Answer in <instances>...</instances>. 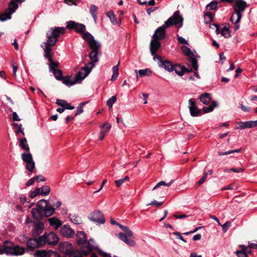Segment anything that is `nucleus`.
<instances>
[{
  "label": "nucleus",
  "mask_w": 257,
  "mask_h": 257,
  "mask_svg": "<svg viewBox=\"0 0 257 257\" xmlns=\"http://www.w3.org/2000/svg\"><path fill=\"white\" fill-rule=\"evenodd\" d=\"M65 32V29L64 27H57L50 28L46 33V36L48 39L47 41L42 43L41 47L45 52V58L47 59L49 61L52 59L51 47L56 45L58 38L60 35L64 34Z\"/></svg>",
  "instance_id": "obj_1"
},
{
  "label": "nucleus",
  "mask_w": 257,
  "mask_h": 257,
  "mask_svg": "<svg viewBox=\"0 0 257 257\" xmlns=\"http://www.w3.org/2000/svg\"><path fill=\"white\" fill-rule=\"evenodd\" d=\"M183 18L180 15V12L176 11L173 16L169 18L162 26L159 27L153 36V38L157 40L163 39L165 36V30L170 26L175 25L178 28H181L183 25Z\"/></svg>",
  "instance_id": "obj_2"
},
{
  "label": "nucleus",
  "mask_w": 257,
  "mask_h": 257,
  "mask_svg": "<svg viewBox=\"0 0 257 257\" xmlns=\"http://www.w3.org/2000/svg\"><path fill=\"white\" fill-rule=\"evenodd\" d=\"M248 7V5L244 0H234V4L233 5L234 13L230 17V20L235 25V31L239 29V23L242 17V13Z\"/></svg>",
  "instance_id": "obj_3"
},
{
  "label": "nucleus",
  "mask_w": 257,
  "mask_h": 257,
  "mask_svg": "<svg viewBox=\"0 0 257 257\" xmlns=\"http://www.w3.org/2000/svg\"><path fill=\"white\" fill-rule=\"evenodd\" d=\"M89 246L88 241L87 246H83L81 247L80 251L73 249L72 245L68 242H63L60 243L59 245L60 251L69 256V257H82V255H84L82 252L81 249L83 247H87Z\"/></svg>",
  "instance_id": "obj_4"
},
{
  "label": "nucleus",
  "mask_w": 257,
  "mask_h": 257,
  "mask_svg": "<svg viewBox=\"0 0 257 257\" xmlns=\"http://www.w3.org/2000/svg\"><path fill=\"white\" fill-rule=\"evenodd\" d=\"M4 253L7 254L18 255L23 254L24 250L19 246L14 247L13 243L11 241H5L3 245L0 244V254Z\"/></svg>",
  "instance_id": "obj_5"
},
{
  "label": "nucleus",
  "mask_w": 257,
  "mask_h": 257,
  "mask_svg": "<svg viewBox=\"0 0 257 257\" xmlns=\"http://www.w3.org/2000/svg\"><path fill=\"white\" fill-rule=\"evenodd\" d=\"M89 246L87 247H83L81 250L84 255H88L90 252L93 250H97L98 253L103 257H111V256L107 252L103 251L101 249L98 248L96 245L94 244V241L92 239L88 240Z\"/></svg>",
  "instance_id": "obj_6"
},
{
  "label": "nucleus",
  "mask_w": 257,
  "mask_h": 257,
  "mask_svg": "<svg viewBox=\"0 0 257 257\" xmlns=\"http://www.w3.org/2000/svg\"><path fill=\"white\" fill-rule=\"evenodd\" d=\"M46 200L42 199L38 202L37 207L32 209L31 213L35 220L38 221L42 218L44 216L42 209L46 206Z\"/></svg>",
  "instance_id": "obj_7"
},
{
  "label": "nucleus",
  "mask_w": 257,
  "mask_h": 257,
  "mask_svg": "<svg viewBox=\"0 0 257 257\" xmlns=\"http://www.w3.org/2000/svg\"><path fill=\"white\" fill-rule=\"evenodd\" d=\"M21 158L23 162L26 164V169L29 172H34L35 167V163L33 160L32 155L30 152L22 153Z\"/></svg>",
  "instance_id": "obj_8"
},
{
  "label": "nucleus",
  "mask_w": 257,
  "mask_h": 257,
  "mask_svg": "<svg viewBox=\"0 0 257 257\" xmlns=\"http://www.w3.org/2000/svg\"><path fill=\"white\" fill-rule=\"evenodd\" d=\"M153 60L158 62V65L160 68H164L170 73L174 71V65L169 60H162V57L160 55L155 56L153 57Z\"/></svg>",
  "instance_id": "obj_9"
},
{
  "label": "nucleus",
  "mask_w": 257,
  "mask_h": 257,
  "mask_svg": "<svg viewBox=\"0 0 257 257\" xmlns=\"http://www.w3.org/2000/svg\"><path fill=\"white\" fill-rule=\"evenodd\" d=\"M66 29H75L77 33L83 34L86 30L85 26L82 24L76 23L73 21H69L66 23Z\"/></svg>",
  "instance_id": "obj_10"
},
{
  "label": "nucleus",
  "mask_w": 257,
  "mask_h": 257,
  "mask_svg": "<svg viewBox=\"0 0 257 257\" xmlns=\"http://www.w3.org/2000/svg\"><path fill=\"white\" fill-rule=\"evenodd\" d=\"M43 236H39L38 239L31 238L29 239L27 242V245L29 249L30 250H34V249L39 247L40 246L44 245V241Z\"/></svg>",
  "instance_id": "obj_11"
},
{
  "label": "nucleus",
  "mask_w": 257,
  "mask_h": 257,
  "mask_svg": "<svg viewBox=\"0 0 257 257\" xmlns=\"http://www.w3.org/2000/svg\"><path fill=\"white\" fill-rule=\"evenodd\" d=\"M189 108L190 114L192 116H197L202 113L201 110L198 108L195 99L193 98L189 100Z\"/></svg>",
  "instance_id": "obj_12"
},
{
  "label": "nucleus",
  "mask_w": 257,
  "mask_h": 257,
  "mask_svg": "<svg viewBox=\"0 0 257 257\" xmlns=\"http://www.w3.org/2000/svg\"><path fill=\"white\" fill-rule=\"evenodd\" d=\"M41 236L44 237V244L47 243L49 244L55 245L59 241V238L57 234L54 232H51L48 234H45Z\"/></svg>",
  "instance_id": "obj_13"
},
{
  "label": "nucleus",
  "mask_w": 257,
  "mask_h": 257,
  "mask_svg": "<svg viewBox=\"0 0 257 257\" xmlns=\"http://www.w3.org/2000/svg\"><path fill=\"white\" fill-rule=\"evenodd\" d=\"M90 219L99 224H103L105 222V219L103 215L99 210L93 211L91 214Z\"/></svg>",
  "instance_id": "obj_14"
},
{
  "label": "nucleus",
  "mask_w": 257,
  "mask_h": 257,
  "mask_svg": "<svg viewBox=\"0 0 257 257\" xmlns=\"http://www.w3.org/2000/svg\"><path fill=\"white\" fill-rule=\"evenodd\" d=\"M161 46V43L158 40L156 39V38H152L150 43V52L151 55L154 56V57L158 55L156 54V53Z\"/></svg>",
  "instance_id": "obj_15"
},
{
  "label": "nucleus",
  "mask_w": 257,
  "mask_h": 257,
  "mask_svg": "<svg viewBox=\"0 0 257 257\" xmlns=\"http://www.w3.org/2000/svg\"><path fill=\"white\" fill-rule=\"evenodd\" d=\"M62 235L64 237H72L75 234V231L69 225H64L61 229Z\"/></svg>",
  "instance_id": "obj_16"
},
{
  "label": "nucleus",
  "mask_w": 257,
  "mask_h": 257,
  "mask_svg": "<svg viewBox=\"0 0 257 257\" xmlns=\"http://www.w3.org/2000/svg\"><path fill=\"white\" fill-rule=\"evenodd\" d=\"M117 237L121 240L130 246H134L136 245L135 241L131 238H128V236H127L126 234H125L123 233H119L117 234Z\"/></svg>",
  "instance_id": "obj_17"
},
{
  "label": "nucleus",
  "mask_w": 257,
  "mask_h": 257,
  "mask_svg": "<svg viewBox=\"0 0 257 257\" xmlns=\"http://www.w3.org/2000/svg\"><path fill=\"white\" fill-rule=\"evenodd\" d=\"M253 127L252 121H239L236 122L235 128L237 130H243Z\"/></svg>",
  "instance_id": "obj_18"
},
{
  "label": "nucleus",
  "mask_w": 257,
  "mask_h": 257,
  "mask_svg": "<svg viewBox=\"0 0 257 257\" xmlns=\"http://www.w3.org/2000/svg\"><path fill=\"white\" fill-rule=\"evenodd\" d=\"M76 241L78 245H82L86 242V236L84 232L79 231L77 232Z\"/></svg>",
  "instance_id": "obj_19"
},
{
  "label": "nucleus",
  "mask_w": 257,
  "mask_h": 257,
  "mask_svg": "<svg viewBox=\"0 0 257 257\" xmlns=\"http://www.w3.org/2000/svg\"><path fill=\"white\" fill-rule=\"evenodd\" d=\"M46 206L42 209L43 214L46 217H49L52 215L54 211L55 208L52 205H49L47 201L46 200Z\"/></svg>",
  "instance_id": "obj_20"
},
{
  "label": "nucleus",
  "mask_w": 257,
  "mask_h": 257,
  "mask_svg": "<svg viewBox=\"0 0 257 257\" xmlns=\"http://www.w3.org/2000/svg\"><path fill=\"white\" fill-rule=\"evenodd\" d=\"M14 13V11L11 10L10 8H7L4 13L0 15V21L2 22L6 21L11 19V15Z\"/></svg>",
  "instance_id": "obj_21"
},
{
  "label": "nucleus",
  "mask_w": 257,
  "mask_h": 257,
  "mask_svg": "<svg viewBox=\"0 0 257 257\" xmlns=\"http://www.w3.org/2000/svg\"><path fill=\"white\" fill-rule=\"evenodd\" d=\"M174 71L175 73L180 76H182L185 72H190V70H188L184 66H181L179 64L174 65Z\"/></svg>",
  "instance_id": "obj_22"
},
{
  "label": "nucleus",
  "mask_w": 257,
  "mask_h": 257,
  "mask_svg": "<svg viewBox=\"0 0 257 257\" xmlns=\"http://www.w3.org/2000/svg\"><path fill=\"white\" fill-rule=\"evenodd\" d=\"M135 72L138 73L137 76V78L138 76L140 77H144V76H149L152 74V71L150 68H146L144 69H141L139 70H136Z\"/></svg>",
  "instance_id": "obj_23"
},
{
  "label": "nucleus",
  "mask_w": 257,
  "mask_h": 257,
  "mask_svg": "<svg viewBox=\"0 0 257 257\" xmlns=\"http://www.w3.org/2000/svg\"><path fill=\"white\" fill-rule=\"evenodd\" d=\"M63 83L68 86H71L74 84L77 83V81H75V79L72 80L71 79V76L67 75L64 76L61 79Z\"/></svg>",
  "instance_id": "obj_24"
},
{
  "label": "nucleus",
  "mask_w": 257,
  "mask_h": 257,
  "mask_svg": "<svg viewBox=\"0 0 257 257\" xmlns=\"http://www.w3.org/2000/svg\"><path fill=\"white\" fill-rule=\"evenodd\" d=\"M44 229V225L41 222H38L35 223L33 233L34 235H38L42 232Z\"/></svg>",
  "instance_id": "obj_25"
},
{
  "label": "nucleus",
  "mask_w": 257,
  "mask_h": 257,
  "mask_svg": "<svg viewBox=\"0 0 257 257\" xmlns=\"http://www.w3.org/2000/svg\"><path fill=\"white\" fill-rule=\"evenodd\" d=\"M19 146L22 149L25 150L26 152H30V148L26 138L20 139Z\"/></svg>",
  "instance_id": "obj_26"
},
{
  "label": "nucleus",
  "mask_w": 257,
  "mask_h": 257,
  "mask_svg": "<svg viewBox=\"0 0 257 257\" xmlns=\"http://www.w3.org/2000/svg\"><path fill=\"white\" fill-rule=\"evenodd\" d=\"M98 51L92 50L89 54V57L90 60V62H92V64H95L98 61Z\"/></svg>",
  "instance_id": "obj_27"
},
{
  "label": "nucleus",
  "mask_w": 257,
  "mask_h": 257,
  "mask_svg": "<svg viewBox=\"0 0 257 257\" xmlns=\"http://www.w3.org/2000/svg\"><path fill=\"white\" fill-rule=\"evenodd\" d=\"M49 222L51 226H55V229H58L62 224L59 219L54 217L49 219Z\"/></svg>",
  "instance_id": "obj_28"
},
{
  "label": "nucleus",
  "mask_w": 257,
  "mask_h": 257,
  "mask_svg": "<svg viewBox=\"0 0 257 257\" xmlns=\"http://www.w3.org/2000/svg\"><path fill=\"white\" fill-rule=\"evenodd\" d=\"M200 101L204 104H208L211 101L210 95L207 93H204L199 97Z\"/></svg>",
  "instance_id": "obj_29"
},
{
  "label": "nucleus",
  "mask_w": 257,
  "mask_h": 257,
  "mask_svg": "<svg viewBox=\"0 0 257 257\" xmlns=\"http://www.w3.org/2000/svg\"><path fill=\"white\" fill-rule=\"evenodd\" d=\"M88 45L92 50L98 51L101 47V44L96 41L94 38L91 42H89Z\"/></svg>",
  "instance_id": "obj_30"
},
{
  "label": "nucleus",
  "mask_w": 257,
  "mask_h": 257,
  "mask_svg": "<svg viewBox=\"0 0 257 257\" xmlns=\"http://www.w3.org/2000/svg\"><path fill=\"white\" fill-rule=\"evenodd\" d=\"M88 75L84 72L81 69L79 71L77 74L75 76L74 79L75 81H77V83L81 82L83 79H84Z\"/></svg>",
  "instance_id": "obj_31"
},
{
  "label": "nucleus",
  "mask_w": 257,
  "mask_h": 257,
  "mask_svg": "<svg viewBox=\"0 0 257 257\" xmlns=\"http://www.w3.org/2000/svg\"><path fill=\"white\" fill-rule=\"evenodd\" d=\"M98 10V8L96 6L94 5H92L90 7L89 12L91 15L94 22H96L97 20V12Z\"/></svg>",
  "instance_id": "obj_32"
},
{
  "label": "nucleus",
  "mask_w": 257,
  "mask_h": 257,
  "mask_svg": "<svg viewBox=\"0 0 257 257\" xmlns=\"http://www.w3.org/2000/svg\"><path fill=\"white\" fill-rule=\"evenodd\" d=\"M242 248L240 250H236L235 254L237 257H247L246 255V250L247 249V247L244 245H240Z\"/></svg>",
  "instance_id": "obj_33"
},
{
  "label": "nucleus",
  "mask_w": 257,
  "mask_h": 257,
  "mask_svg": "<svg viewBox=\"0 0 257 257\" xmlns=\"http://www.w3.org/2000/svg\"><path fill=\"white\" fill-rule=\"evenodd\" d=\"M69 217L70 220L76 224H80L81 223V218L77 215L74 213H70Z\"/></svg>",
  "instance_id": "obj_34"
},
{
  "label": "nucleus",
  "mask_w": 257,
  "mask_h": 257,
  "mask_svg": "<svg viewBox=\"0 0 257 257\" xmlns=\"http://www.w3.org/2000/svg\"><path fill=\"white\" fill-rule=\"evenodd\" d=\"M94 66L95 64H92V62H89L82 67L81 70L85 72L86 74L88 75Z\"/></svg>",
  "instance_id": "obj_35"
},
{
  "label": "nucleus",
  "mask_w": 257,
  "mask_h": 257,
  "mask_svg": "<svg viewBox=\"0 0 257 257\" xmlns=\"http://www.w3.org/2000/svg\"><path fill=\"white\" fill-rule=\"evenodd\" d=\"M119 62L118 64L112 67L113 74L111 76V80L112 81L115 80L118 76V66Z\"/></svg>",
  "instance_id": "obj_36"
},
{
  "label": "nucleus",
  "mask_w": 257,
  "mask_h": 257,
  "mask_svg": "<svg viewBox=\"0 0 257 257\" xmlns=\"http://www.w3.org/2000/svg\"><path fill=\"white\" fill-rule=\"evenodd\" d=\"M217 105V103L215 101H213V103L207 106H204L203 107V110L205 113H208L212 111L214 108L216 107Z\"/></svg>",
  "instance_id": "obj_37"
},
{
  "label": "nucleus",
  "mask_w": 257,
  "mask_h": 257,
  "mask_svg": "<svg viewBox=\"0 0 257 257\" xmlns=\"http://www.w3.org/2000/svg\"><path fill=\"white\" fill-rule=\"evenodd\" d=\"M82 37L84 40L89 43L93 39L94 37L89 32H84L82 34Z\"/></svg>",
  "instance_id": "obj_38"
},
{
  "label": "nucleus",
  "mask_w": 257,
  "mask_h": 257,
  "mask_svg": "<svg viewBox=\"0 0 257 257\" xmlns=\"http://www.w3.org/2000/svg\"><path fill=\"white\" fill-rule=\"evenodd\" d=\"M220 33L221 35L225 38H228L231 36L229 28L226 26H225L221 29Z\"/></svg>",
  "instance_id": "obj_39"
},
{
  "label": "nucleus",
  "mask_w": 257,
  "mask_h": 257,
  "mask_svg": "<svg viewBox=\"0 0 257 257\" xmlns=\"http://www.w3.org/2000/svg\"><path fill=\"white\" fill-rule=\"evenodd\" d=\"M204 21L206 23H209L213 21V15L211 12H207L204 15Z\"/></svg>",
  "instance_id": "obj_40"
},
{
  "label": "nucleus",
  "mask_w": 257,
  "mask_h": 257,
  "mask_svg": "<svg viewBox=\"0 0 257 257\" xmlns=\"http://www.w3.org/2000/svg\"><path fill=\"white\" fill-rule=\"evenodd\" d=\"M181 50L183 53L187 56L191 57L193 55V53L191 52L190 49L186 46H183L181 47Z\"/></svg>",
  "instance_id": "obj_41"
},
{
  "label": "nucleus",
  "mask_w": 257,
  "mask_h": 257,
  "mask_svg": "<svg viewBox=\"0 0 257 257\" xmlns=\"http://www.w3.org/2000/svg\"><path fill=\"white\" fill-rule=\"evenodd\" d=\"M49 67L50 72L54 71V70H56L55 68L58 67L59 65V63L58 62H54L52 59L51 61H49Z\"/></svg>",
  "instance_id": "obj_42"
},
{
  "label": "nucleus",
  "mask_w": 257,
  "mask_h": 257,
  "mask_svg": "<svg viewBox=\"0 0 257 257\" xmlns=\"http://www.w3.org/2000/svg\"><path fill=\"white\" fill-rule=\"evenodd\" d=\"M52 72L54 74L55 78L58 80H61L63 77L62 76V71L59 69L54 70Z\"/></svg>",
  "instance_id": "obj_43"
},
{
  "label": "nucleus",
  "mask_w": 257,
  "mask_h": 257,
  "mask_svg": "<svg viewBox=\"0 0 257 257\" xmlns=\"http://www.w3.org/2000/svg\"><path fill=\"white\" fill-rule=\"evenodd\" d=\"M241 149L239 148L238 149H235L232 150H229L225 152H218V155L219 156H224L231 154L234 153H239L241 151Z\"/></svg>",
  "instance_id": "obj_44"
},
{
  "label": "nucleus",
  "mask_w": 257,
  "mask_h": 257,
  "mask_svg": "<svg viewBox=\"0 0 257 257\" xmlns=\"http://www.w3.org/2000/svg\"><path fill=\"white\" fill-rule=\"evenodd\" d=\"M50 188L48 186H43L41 188L40 194L43 196H45L48 195L50 193Z\"/></svg>",
  "instance_id": "obj_45"
},
{
  "label": "nucleus",
  "mask_w": 257,
  "mask_h": 257,
  "mask_svg": "<svg viewBox=\"0 0 257 257\" xmlns=\"http://www.w3.org/2000/svg\"><path fill=\"white\" fill-rule=\"evenodd\" d=\"M129 179V177L128 176H125L123 178H121L114 181L115 185L118 187L120 186L122 184H123L125 182L128 181Z\"/></svg>",
  "instance_id": "obj_46"
},
{
  "label": "nucleus",
  "mask_w": 257,
  "mask_h": 257,
  "mask_svg": "<svg viewBox=\"0 0 257 257\" xmlns=\"http://www.w3.org/2000/svg\"><path fill=\"white\" fill-rule=\"evenodd\" d=\"M106 16L109 18L110 21L113 23V24H116V19L115 16L112 11L108 12L106 13Z\"/></svg>",
  "instance_id": "obj_47"
},
{
  "label": "nucleus",
  "mask_w": 257,
  "mask_h": 257,
  "mask_svg": "<svg viewBox=\"0 0 257 257\" xmlns=\"http://www.w3.org/2000/svg\"><path fill=\"white\" fill-rule=\"evenodd\" d=\"M189 59V62L191 63L192 67L195 71H197L198 69V66L197 65V60H196V59L194 58L193 57H190Z\"/></svg>",
  "instance_id": "obj_48"
},
{
  "label": "nucleus",
  "mask_w": 257,
  "mask_h": 257,
  "mask_svg": "<svg viewBox=\"0 0 257 257\" xmlns=\"http://www.w3.org/2000/svg\"><path fill=\"white\" fill-rule=\"evenodd\" d=\"M218 3L216 1H213L206 6V9L209 10H214L217 8Z\"/></svg>",
  "instance_id": "obj_49"
},
{
  "label": "nucleus",
  "mask_w": 257,
  "mask_h": 257,
  "mask_svg": "<svg viewBox=\"0 0 257 257\" xmlns=\"http://www.w3.org/2000/svg\"><path fill=\"white\" fill-rule=\"evenodd\" d=\"M117 99L116 96L115 95L112 96L110 98H109L106 104L109 108H111L113 106V104L116 102Z\"/></svg>",
  "instance_id": "obj_50"
},
{
  "label": "nucleus",
  "mask_w": 257,
  "mask_h": 257,
  "mask_svg": "<svg viewBox=\"0 0 257 257\" xmlns=\"http://www.w3.org/2000/svg\"><path fill=\"white\" fill-rule=\"evenodd\" d=\"M174 182V180H171L169 183H166L165 181H162L159 182L157 184V185L153 188V190H155L159 187L164 185V186H167L168 187L170 186Z\"/></svg>",
  "instance_id": "obj_51"
},
{
  "label": "nucleus",
  "mask_w": 257,
  "mask_h": 257,
  "mask_svg": "<svg viewBox=\"0 0 257 257\" xmlns=\"http://www.w3.org/2000/svg\"><path fill=\"white\" fill-rule=\"evenodd\" d=\"M45 252L46 253V257H60L59 253L56 251L52 250L47 251L45 250Z\"/></svg>",
  "instance_id": "obj_52"
},
{
  "label": "nucleus",
  "mask_w": 257,
  "mask_h": 257,
  "mask_svg": "<svg viewBox=\"0 0 257 257\" xmlns=\"http://www.w3.org/2000/svg\"><path fill=\"white\" fill-rule=\"evenodd\" d=\"M18 5L17 3L14 0H12L10 2L8 8H10L11 10L14 11V13L15 10L18 8Z\"/></svg>",
  "instance_id": "obj_53"
},
{
  "label": "nucleus",
  "mask_w": 257,
  "mask_h": 257,
  "mask_svg": "<svg viewBox=\"0 0 257 257\" xmlns=\"http://www.w3.org/2000/svg\"><path fill=\"white\" fill-rule=\"evenodd\" d=\"M39 194H40V189L39 188H36L34 191L30 193V197L31 198H34Z\"/></svg>",
  "instance_id": "obj_54"
},
{
  "label": "nucleus",
  "mask_w": 257,
  "mask_h": 257,
  "mask_svg": "<svg viewBox=\"0 0 257 257\" xmlns=\"http://www.w3.org/2000/svg\"><path fill=\"white\" fill-rule=\"evenodd\" d=\"M111 125L108 123H104L101 126V131L106 134L109 130Z\"/></svg>",
  "instance_id": "obj_55"
},
{
  "label": "nucleus",
  "mask_w": 257,
  "mask_h": 257,
  "mask_svg": "<svg viewBox=\"0 0 257 257\" xmlns=\"http://www.w3.org/2000/svg\"><path fill=\"white\" fill-rule=\"evenodd\" d=\"M56 103L58 105L62 107H64L66 105H68V103L66 101L63 100V99H57L56 100Z\"/></svg>",
  "instance_id": "obj_56"
},
{
  "label": "nucleus",
  "mask_w": 257,
  "mask_h": 257,
  "mask_svg": "<svg viewBox=\"0 0 257 257\" xmlns=\"http://www.w3.org/2000/svg\"><path fill=\"white\" fill-rule=\"evenodd\" d=\"M208 175V173L206 172H205L203 174V176L201 178V179L198 181L197 183V185L198 186H200L202 184H203L205 181L206 180L207 177Z\"/></svg>",
  "instance_id": "obj_57"
},
{
  "label": "nucleus",
  "mask_w": 257,
  "mask_h": 257,
  "mask_svg": "<svg viewBox=\"0 0 257 257\" xmlns=\"http://www.w3.org/2000/svg\"><path fill=\"white\" fill-rule=\"evenodd\" d=\"M220 225L222 226V231L224 232H225L227 231V230L230 227V226H231V222L230 221H227L226 222H225L223 225L221 224Z\"/></svg>",
  "instance_id": "obj_58"
},
{
  "label": "nucleus",
  "mask_w": 257,
  "mask_h": 257,
  "mask_svg": "<svg viewBox=\"0 0 257 257\" xmlns=\"http://www.w3.org/2000/svg\"><path fill=\"white\" fill-rule=\"evenodd\" d=\"M163 203V202H158L155 200L152 201L151 203H148L147 205H152V206H159L162 205Z\"/></svg>",
  "instance_id": "obj_59"
},
{
  "label": "nucleus",
  "mask_w": 257,
  "mask_h": 257,
  "mask_svg": "<svg viewBox=\"0 0 257 257\" xmlns=\"http://www.w3.org/2000/svg\"><path fill=\"white\" fill-rule=\"evenodd\" d=\"M244 169L242 168H232L229 170V171H231L235 173L243 172L244 171Z\"/></svg>",
  "instance_id": "obj_60"
},
{
  "label": "nucleus",
  "mask_w": 257,
  "mask_h": 257,
  "mask_svg": "<svg viewBox=\"0 0 257 257\" xmlns=\"http://www.w3.org/2000/svg\"><path fill=\"white\" fill-rule=\"evenodd\" d=\"M125 234H126L127 236L130 237L131 239H133L134 238V236L133 232L129 229L125 232Z\"/></svg>",
  "instance_id": "obj_61"
},
{
  "label": "nucleus",
  "mask_w": 257,
  "mask_h": 257,
  "mask_svg": "<svg viewBox=\"0 0 257 257\" xmlns=\"http://www.w3.org/2000/svg\"><path fill=\"white\" fill-rule=\"evenodd\" d=\"M240 108L242 111L244 112H248L250 110V108L249 107L244 105L242 104H240Z\"/></svg>",
  "instance_id": "obj_62"
},
{
  "label": "nucleus",
  "mask_w": 257,
  "mask_h": 257,
  "mask_svg": "<svg viewBox=\"0 0 257 257\" xmlns=\"http://www.w3.org/2000/svg\"><path fill=\"white\" fill-rule=\"evenodd\" d=\"M83 108L81 105H79L77 108V111L74 114V116H77L80 114H81L83 112Z\"/></svg>",
  "instance_id": "obj_63"
},
{
  "label": "nucleus",
  "mask_w": 257,
  "mask_h": 257,
  "mask_svg": "<svg viewBox=\"0 0 257 257\" xmlns=\"http://www.w3.org/2000/svg\"><path fill=\"white\" fill-rule=\"evenodd\" d=\"M177 39H178V42L181 44H186V45L188 44L187 41L184 38H183L182 37H178Z\"/></svg>",
  "instance_id": "obj_64"
}]
</instances>
